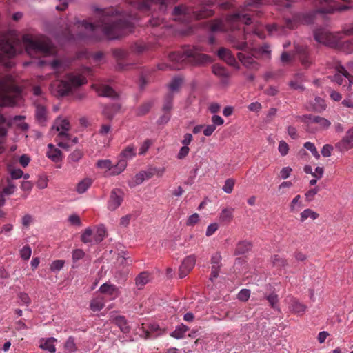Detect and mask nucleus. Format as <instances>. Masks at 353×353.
Returning <instances> with one entry per match:
<instances>
[{
  "instance_id": "nucleus-46",
  "label": "nucleus",
  "mask_w": 353,
  "mask_h": 353,
  "mask_svg": "<svg viewBox=\"0 0 353 353\" xmlns=\"http://www.w3.org/2000/svg\"><path fill=\"white\" fill-rule=\"evenodd\" d=\"M24 117L21 116L15 117L13 119L14 123H15L19 128L23 130H26L28 128V125L23 121Z\"/></svg>"
},
{
  "instance_id": "nucleus-21",
  "label": "nucleus",
  "mask_w": 353,
  "mask_h": 353,
  "mask_svg": "<svg viewBox=\"0 0 353 353\" xmlns=\"http://www.w3.org/2000/svg\"><path fill=\"white\" fill-rule=\"evenodd\" d=\"M301 197L299 194L296 195L290 202L289 205L290 211L291 212H297L302 208Z\"/></svg>"
},
{
  "instance_id": "nucleus-59",
  "label": "nucleus",
  "mask_w": 353,
  "mask_h": 353,
  "mask_svg": "<svg viewBox=\"0 0 353 353\" xmlns=\"http://www.w3.org/2000/svg\"><path fill=\"white\" fill-rule=\"evenodd\" d=\"M68 221L70 223V224L73 225H81V221L80 219V217L76 214L70 215L68 216Z\"/></svg>"
},
{
  "instance_id": "nucleus-63",
  "label": "nucleus",
  "mask_w": 353,
  "mask_h": 353,
  "mask_svg": "<svg viewBox=\"0 0 353 353\" xmlns=\"http://www.w3.org/2000/svg\"><path fill=\"white\" fill-rule=\"evenodd\" d=\"M20 188L21 190L30 192L33 188V183L29 181H23L21 183Z\"/></svg>"
},
{
  "instance_id": "nucleus-49",
  "label": "nucleus",
  "mask_w": 353,
  "mask_h": 353,
  "mask_svg": "<svg viewBox=\"0 0 353 353\" xmlns=\"http://www.w3.org/2000/svg\"><path fill=\"white\" fill-rule=\"evenodd\" d=\"M65 349L68 353H73L76 351V345L74 339L70 337L65 342Z\"/></svg>"
},
{
  "instance_id": "nucleus-11",
  "label": "nucleus",
  "mask_w": 353,
  "mask_h": 353,
  "mask_svg": "<svg viewBox=\"0 0 353 353\" xmlns=\"http://www.w3.org/2000/svg\"><path fill=\"white\" fill-rule=\"evenodd\" d=\"M288 304L290 311L295 314L303 315L307 309V306L305 304L296 299H290Z\"/></svg>"
},
{
  "instance_id": "nucleus-52",
  "label": "nucleus",
  "mask_w": 353,
  "mask_h": 353,
  "mask_svg": "<svg viewBox=\"0 0 353 353\" xmlns=\"http://www.w3.org/2000/svg\"><path fill=\"white\" fill-rule=\"evenodd\" d=\"M18 299L21 305H28L31 301L28 294L25 292H20L18 294Z\"/></svg>"
},
{
  "instance_id": "nucleus-13",
  "label": "nucleus",
  "mask_w": 353,
  "mask_h": 353,
  "mask_svg": "<svg viewBox=\"0 0 353 353\" xmlns=\"http://www.w3.org/2000/svg\"><path fill=\"white\" fill-rule=\"evenodd\" d=\"M57 339L54 337L47 339H41L39 341V347L43 350L48 351L50 353H55L56 347L54 343Z\"/></svg>"
},
{
  "instance_id": "nucleus-50",
  "label": "nucleus",
  "mask_w": 353,
  "mask_h": 353,
  "mask_svg": "<svg viewBox=\"0 0 353 353\" xmlns=\"http://www.w3.org/2000/svg\"><path fill=\"white\" fill-rule=\"evenodd\" d=\"M219 225L217 223H212L208 225L205 235L209 237L212 236L219 229Z\"/></svg>"
},
{
  "instance_id": "nucleus-43",
  "label": "nucleus",
  "mask_w": 353,
  "mask_h": 353,
  "mask_svg": "<svg viewBox=\"0 0 353 353\" xmlns=\"http://www.w3.org/2000/svg\"><path fill=\"white\" fill-rule=\"evenodd\" d=\"M233 215V210L232 208L223 209L220 214V219L223 221H230Z\"/></svg>"
},
{
  "instance_id": "nucleus-56",
  "label": "nucleus",
  "mask_w": 353,
  "mask_h": 353,
  "mask_svg": "<svg viewBox=\"0 0 353 353\" xmlns=\"http://www.w3.org/2000/svg\"><path fill=\"white\" fill-rule=\"evenodd\" d=\"M33 221L34 217L30 214H25L21 218L22 225L26 228H28L33 223Z\"/></svg>"
},
{
  "instance_id": "nucleus-45",
  "label": "nucleus",
  "mask_w": 353,
  "mask_h": 353,
  "mask_svg": "<svg viewBox=\"0 0 353 353\" xmlns=\"http://www.w3.org/2000/svg\"><path fill=\"white\" fill-rule=\"evenodd\" d=\"M304 148L307 149V150H310L312 155L317 159H319L320 154H319V152L317 149L316 148L314 144L311 142H305L304 143Z\"/></svg>"
},
{
  "instance_id": "nucleus-41",
  "label": "nucleus",
  "mask_w": 353,
  "mask_h": 353,
  "mask_svg": "<svg viewBox=\"0 0 353 353\" xmlns=\"http://www.w3.org/2000/svg\"><path fill=\"white\" fill-rule=\"evenodd\" d=\"M19 254L22 259L23 260H28L32 254V249L29 245H25L23 246L20 250H19Z\"/></svg>"
},
{
  "instance_id": "nucleus-42",
  "label": "nucleus",
  "mask_w": 353,
  "mask_h": 353,
  "mask_svg": "<svg viewBox=\"0 0 353 353\" xmlns=\"http://www.w3.org/2000/svg\"><path fill=\"white\" fill-rule=\"evenodd\" d=\"M8 172L12 179H18L23 176V171L21 169H17L12 166L8 167Z\"/></svg>"
},
{
  "instance_id": "nucleus-16",
  "label": "nucleus",
  "mask_w": 353,
  "mask_h": 353,
  "mask_svg": "<svg viewBox=\"0 0 353 353\" xmlns=\"http://www.w3.org/2000/svg\"><path fill=\"white\" fill-rule=\"evenodd\" d=\"M218 56L230 65H234L236 63L235 58L229 50L225 48L220 49L218 51Z\"/></svg>"
},
{
  "instance_id": "nucleus-2",
  "label": "nucleus",
  "mask_w": 353,
  "mask_h": 353,
  "mask_svg": "<svg viewBox=\"0 0 353 353\" xmlns=\"http://www.w3.org/2000/svg\"><path fill=\"white\" fill-rule=\"evenodd\" d=\"M70 128V123L65 118L59 117L55 120L52 127V132L57 133L56 141L59 147L63 149H68L70 147V135L68 134Z\"/></svg>"
},
{
  "instance_id": "nucleus-23",
  "label": "nucleus",
  "mask_w": 353,
  "mask_h": 353,
  "mask_svg": "<svg viewBox=\"0 0 353 353\" xmlns=\"http://www.w3.org/2000/svg\"><path fill=\"white\" fill-rule=\"evenodd\" d=\"M1 50L8 57H12L16 53L14 46L9 41L1 45Z\"/></svg>"
},
{
  "instance_id": "nucleus-18",
  "label": "nucleus",
  "mask_w": 353,
  "mask_h": 353,
  "mask_svg": "<svg viewBox=\"0 0 353 353\" xmlns=\"http://www.w3.org/2000/svg\"><path fill=\"white\" fill-rule=\"evenodd\" d=\"M93 180L91 178H84L79 181L76 186V191L79 194L85 193L92 185Z\"/></svg>"
},
{
  "instance_id": "nucleus-62",
  "label": "nucleus",
  "mask_w": 353,
  "mask_h": 353,
  "mask_svg": "<svg viewBox=\"0 0 353 353\" xmlns=\"http://www.w3.org/2000/svg\"><path fill=\"white\" fill-rule=\"evenodd\" d=\"M267 299L273 308H276L277 307L279 299L278 296L276 294L272 293L268 295L267 296Z\"/></svg>"
},
{
  "instance_id": "nucleus-36",
  "label": "nucleus",
  "mask_w": 353,
  "mask_h": 353,
  "mask_svg": "<svg viewBox=\"0 0 353 353\" xmlns=\"http://www.w3.org/2000/svg\"><path fill=\"white\" fill-rule=\"evenodd\" d=\"M239 59L243 63L244 65L248 68H254L255 62L252 58L245 57V55L243 53L238 54Z\"/></svg>"
},
{
  "instance_id": "nucleus-60",
  "label": "nucleus",
  "mask_w": 353,
  "mask_h": 353,
  "mask_svg": "<svg viewBox=\"0 0 353 353\" xmlns=\"http://www.w3.org/2000/svg\"><path fill=\"white\" fill-rule=\"evenodd\" d=\"M333 150V146L330 144H325L323 146L321 150V154L325 157H329L332 154Z\"/></svg>"
},
{
  "instance_id": "nucleus-61",
  "label": "nucleus",
  "mask_w": 353,
  "mask_h": 353,
  "mask_svg": "<svg viewBox=\"0 0 353 353\" xmlns=\"http://www.w3.org/2000/svg\"><path fill=\"white\" fill-rule=\"evenodd\" d=\"M85 256V252L81 249H75L72 252V259L76 261L83 259Z\"/></svg>"
},
{
  "instance_id": "nucleus-10",
  "label": "nucleus",
  "mask_w": 353,
  "mask_h": 353,
  "mask_svg": "<svg viewBox=\"0 0 353 353\" xmlns=\"http://www.w3.org/2000/svg\"><path fill=\"white\" fill-rule=\"evenodd\" d=\"M99 291L108 296L110 297L111 300H114L117 298L120 292L119 288L110 283H103L99 289Z\"/></svg>"
},
{
  "instance_id": "nucleus-32",
  "label": "nucleus",
  "mask_w": 353,
  "mask_h": 353,
  "mask_svg": "<svg viewBox=\"0 0 353 353\" xmlns=\"http://www.w3.org/2000/svg\"><path fill=\"white\" fill-rule=\"evenodd\" d=\"M48 176L44 174L39 175L36 182L37 187L40 190L46 189L48 185Z\"/></svg>"
},
{
  "instance_id": "nucleus-1",
  "label": "nucleus",
  "mask_w": 353,
  "mask_h": 353,
  "mask_svg": "<svg viewBox=\"0 0 353 353\" xmlns=\"http://www.w3.org/2000/svg\"><path fill=\"white\" fill-rule=\"evenodd\" d=\"M90 72L89 69H85L83 73L67 74L64 79L57 81L52 84V89L59 95H64L86 83L85 74Z\"/></svg>"
},
{
  "instance_id": "nucleus-47",
  "label": "nucleus",
  "mask_w": 353,
  "mask_h": 353,
  "mask_svg": "<svg viewBox=\"0 0 353 353\" xmlns=\"http://www.w3.org/2000/svg\"><path fill=\"white\" fill-rule=\"evenodd\" d=\"M24 117L21 116L15 117L13 119L14 123H15L19 128L23 130H26L28 128V125L23 121Z\"/></svg>"
},
{
  "instance_id": "nucleus-5",
  "label": "nucleus",
  "mask_w": 353,
  "mask_h": 353,
  "mask_svg": "<svg viewBox=\"0 0 353 353\" xmlns=\"http://www.w3.org/2000/svg\"><path fill=\"white\" fill-rule=\"evenodd\" d=\"M97 165L108 175H117L125 169L127 162L124 160H119L116 165H113L110 160L104 159L98 161Z\"/></svg>"
},
{
  "instance_id": "nucleus-40",
  "label": "nucleus",
  "mask_w": 353,
  "mask_h": 353,
  "mask_svg": "<svg viewBox=\"0 0 353 353\" xmlns=\"http://www.w3.org/2000/svg\"><path fill=\"white\" fill-rule=\"evenodd\" d=\"M65 264V261L63 260H55L53 261L50 265V269L52 272H58L61 270Z\"/></svg>"
},
{
  "instance_id": "nucleus-26",
  "label": "nucleus",
  "mask_w": 353,
  "mask_h": 353,
  "mask_svg": "<svg viewBox=\"0 0 353 353\" xmlns=\"http://www.w3.org/2000/svg\"><path fill=\"white\" fill-rule=\"evenodd\" d=\"M135 148L132 145L128 146L121 152L122 159L121 160H124L126 162L127 160L133 158L135 156Z\"/></svg>"
},
{
  "instance_id": "nucleus-15",
  "label": "nucleus",
  "mask_w": 353,
  "mask_h": 353,
  "mask_svg": "<svg viewBox=\"0 0 353 353\" xmlns=\"http://www.w3.org/2000/svg\"><path fill=\"white\" fill-rule=\"evenodd\" d=\"M94 88L96 89L97 92L100 96L112 98L117 96V94L114 92V90L108 85H95Z\"/></svg>"
},
{
  "instance_id": "nucleus-33",
  "label": "nucleus",
  "mask_w": 353,
  "mask_h": 353,
  "mask_svg": "<svg viewBox=\"0 0 353 353\" xmlns=\"http://www.w3.org/2000/svg\"><path fill=\"white\" fill-rule=\"evenodd\" d=\"M201 216L198 213H194L189 216L186 220V225L189 227H194L199 223Z\"/></svg>"
},
{
  "instance_id": "nucleus-29",
  "label": "nucleus",
  "mask_w": 353,
  "mask_h": 353,
  "mask_svg": "<svg viewBox=\"0 0 353 353\" xmlns=\"http://www.w3.org/2000/svg\"><path fill=\"white\" fill-rule=\"evenodd\" d=\"M94 232L97 243L101 242L106 236V230L103 225L97 226L94 229Z\"/></svg>"
},
{
  "instance_id": "nucleus-3",
  "label": "nucleus",
  "mask_w": 353,
  "mask_h": 353,
  "mask_svg": "<svg viewBox=\"0 0 353 353\" xmlns=\"http://www.w3.org/2000/svg\"><path fill=\"white\" fill-rule=\"evenodd\" d=\"M27 52L32 56L33 54H47L50 52V44L45 38L34 39L32 36L26 35L23 38Z\"/></svg>"
},
{
  "instance_id": "nucleus-48",
  "label": "nucleus",
  "mask_w": 353,
  "mask_h": 353,
  "mask_svg": "<svg viewBox=\"0 0 353 353\" xmlns=\"http://www.w3.org/2000/svg\"><path fill=\"white\" fill-rule=\"evenodd\" d=\"M251 292L250 290L248 289H242L240 290L237 295V298L241 301H247L250 296Z\"/></svg>"
},
{
  "instance_id": "nucleus-51",
  "label": "nucleus",
  "mask_w": 353,
  "mask_h": 353,
  "mask_svg": "<svg viewBox=\"0 0 353 353\" xmlns=\"http://www.w3.org/2000/svg\"><path fill=\"white\" fill-rule=\"evenodd\" d=\"M234 185V180L231 179H228L225 181V183L223 186V190L228 194H230L232 192Z\"/></svg>"
},
{
  "instance_id": "nucleus-55",
  "label": "nucleus",
  "mask_w": 353,
  "mask_h": 353,
  "mask_svg": "<svg viewBox=\"0 0 353 353\" xmlns=\"http://www.w3.org/2000/svg\"><path fill=\"white\" fill-rule=\"evenodd\" d=\"M292 172V168L290 166L283 167L279 172V176L282 179H286L289 178Z\"/></svg>"
},
{
  "instance_id": "nucleus-58",
  "label": "nucleus",
  "mask_w": 353,
  "mask_h": 353,
  "mask_svg": "<svg viewBox=\"0 0 353 353\" xmlns=\"http://www.w3.org/2000/svg\"><path fill=\"white\" fill-rule=\"evenodd\" d=\"M111 132V126L108 124H103L101 126L99 134L102 137H108Z\"/></svg>"
},
{
  "instance_id": "nucleus-57",
  "label": "nucleus",
  "mask_w": 353,
  "mask_h": 353,
  "mask_svg": "<svg viewBox=\"0 0 353 353\" xmlns=\"http://www.w3.org/2000/svg\"><path fill=\"white\" fill-rule=\"evenodd\" d=\"M325 103L323 99L320 97H316L315 99V103L314 104V108L318 111H321L325 109Z\"/></svg>"
},
{
  "instance_id": "nucleus-20",
  "label": "nucleus",
  "mask_w": 353,
  "mask_h": 353,
  "mask_svg": "<svg viewBox=\"0 0 353 353\" xmlns=\"http://www.w3.org/2000/svg\"><path fill=\"white\" fill-rule=\"evenodd\" d=\"M252 248V243L248 241H243L237 243L235 248L236 254H242L249 251Z\"/></svg>"
},
{
  "instance_id": "nucleus-38",
  "label": "nucleus",
  "mask_w": 353,
  "mask_h": 353,
  "mask_svg": "<svg viewBox=\"0 0 353 353\" xmlns=\"http://www.w3.org/2000/svg\"><path fill=\"white\" fill-rule=\"evenodd\" d=\"M117 325L120 327L123 332H128L129 331V326L126 322V320L123 316H118L115 319Z\"/></svg>"
},
{
  "instance_id": "nucleus-64",
  "label": "nucleus",
  "mask_w": 353,
  "mask_h": 353,
  "mask_svg": "<svg viewBox=\"0 0 353 353\" xmlns=\"http://www.w3.org/2000/svg\"><path fill=\"white\" fill-rule=\"evenodd\" d=\"M83 156L81 150H77L72 152L70 155V159L72 161H79Z\"/></svg>"
},
{
  "instance_id": "nucleus-8",
  "label": "nucleus",
  "mask_w": 353,
  "mask_h": 353,
  "mask_svg": "<svg viewBox=\"0 0 353 353\" xmlns=\"http://www.w3.org/2000/svg\"><path fill=\"white\" fill-rule=\"evenodd\" d=\"M123 199V192L119 189L113 190L108 203V208L111 211L116 210L121 205Z\"/></svg>"
},
{
  "instance_id": "nucleus-9",
  "label": "nucleus",
  "mask_w": 353,
  "mask_h": 353,
  "mask_svg": "<svg viewBox=\"0 0 353 353\" xmlns=\"http://www.w3.org/2000/svg\"><path fill=\"white\" fill-rule=\"evenodd\" d=\"M196 257L194 254L187 256L179 268V276L185 277L194 267Z\"/></svg>"
},
{
  "instance_id": "nucleus-12",
  "label": "nucleus",
  "mask_w": 353,
  "mask_h": 353,
  "mask_svg": "<svg viewBox=\"0 0 353 353\" xmlns=\"http://www.w3.org/2000/svg\"><path fill=\"white\" fill-rule=\"evenodd\" d=\"M46 156L54 163L60 162L63 159L61 151L52 143L48 145Z\"/></svg>"
},
{
  "instance_id": "nucleus-31",
  "label": "nucleus",
  "mask_w": 353,
  "mask_h": 353,
  "mask_svg": "<svg viewBox=\"0 0 353 353\" xmlns=\"http://www.w3.org/2000/svg\"><path fill=\"white\" fill-rule=\"evenodd\" d=\"M271 261L273 265L277 268H284L288 265L287 261L279 255L273 256Z\"/></svg>"
},
{
  "instance_id": "nucleus-19",
  "label": "nucleus",
  "mask_w": 353,
  "mask_h": 353,
  "mask_svg": "<svg viewBox=\"0 0 353 353\" xmlns=\"http://www.w3.org/2000/svg\"><path fill=\"white\" fill-rule=\"evenodd\" d=\"M105 305L104 299L103 297H95L92 299L90 303V307L93 312L100 311Z\"/></svg>"
},
{
  "instance_id": "nucleus-25",
  "label": "nucleus",
  "mask_w": 353,
  "mask_h": 353,
  "mask_svg": "<svg viewBox=\"0 0 353 353\" xmlns=\"http://www.w3.org/2000/svg\"><path fill=\"white\" fill-rule=\"evenodd\" d=\"M312 122L317 125V128L320 130L327 129L330 125V122L327 119L321 117H314Z\"/></svg>"
},
{
  "instance_id": "nucleus-4",
  "label": "nucleus",
  "mask_w": 353,
  "mask_h": 353,
  "mask_svg": "<svg viewBox=\"0 0 353 353\" xmlns=\"http://www.w3.org/2000/svg\"><path fill=\"white\" fill-rule=\"evenodd\" d=\"M0 89L2 90L1 98L3 105H14L17 103L20 98V90L12 82L10 78L3 79L0 82Z\"/></svg>"
},
{
  "instance_id": "nucleus-30",
  "label": "nucleus",
  "mask_w": 353,
  "mask_h": 353,
  "mask_svg": "<svg viewBox=\"0 0 353 353\" xmlns=\"http://www.w3.org/2000/svg\"><path fill=\"white\" fill-rule=\"evenodd\" d=\"M150 281V276L146 272L141 273L136 279V285L139 288H141Z\"/></svg>"
},
{
  "instance_id": "nucleus-53",
  "label": "nucleus",
  "mask_w": 353,
  "mask_h": 353,
  "mask_svg": "<svg viewBox=\"0 0 353 353\" xmlns=\"http://www.w3.org/2000/svg\"><path fill=\"white\" fill-rule=\"evenodd\" d=\"M290 86L294 90H302L303 88L301 83V77L298 76L296 79L290 82Z\"/></svg>"
},
{
  "instance_id": "nucleus-39",
  "label": "nucleus",
  "mask_w": 353,
  "mask_h": 353,
  "mask_svg": "<svg viewBox=\"0 0 353 353\" xmlns=\"http://www.w3.org/2000/svg\"><path fill=\"white\" fill-rule=\"evenodd\" d=\"M14 230V225L10 223L3 225L0 228V234L5 236H10Z\"/></svg>"
},
{
  "instance_id": "nucleus-37",
  "label": "nucleus",
  "mask_w": 353,
  "mask_h": 353,
  "mask_svg": "<svg viewBox=\"0 0 353 353\" xmlns=\"http://www.w3.org/2000/svg\"><path fill=\"white\" fill-rule=\"evenodd\" d=\"M290 150L289 145L283 140L279 142L278 151L281 157L286 156Z\"/></svg>"
},
{
  "instance_id": "nucleus-22",
  "label": "nucleus",
  "mask_w": 353,
  "mask_h": 353,
  "mask_svg": "<svg viewBox=\"0 0 353 353\" xmlns=\"http://www.w3.org/2000/svg\"><path fill=\"white\" fill-rule=\"evenodd\" d=\"M194 55V54L192 50H186L183 52V53L178 52L173 54L171 57V59L178 62H183L185 60L186 58L191 57Z\"/></svg>"
},
{
  "instance_id": "nucleus-7",
  "label": "nucleus",
  "mask_w": 353,
  "mask_h": 353,
  "mask_svg": "<svg viewBox=\"0 0 353 353\" xmlns=\"http://www.w3.org/2000/svg\"><path fill=\"white\" fill-rule=\"evenodd\" d=\"M335 148L342 153L353 148V127L349 129L341 140L335 144Z\"/></svg>"
},
{
  "instance_id": "nucleus-14",
  "label": "nucleus",
  "mask_w": 353,
  "mask_h": 353,
  "mask_svg": "<svg viewBox=\"0 0 353 353\" xmlns=\"http://www.w3.org/2000/svg\"><path fill=\"white\" fill-rule=\"evenodd\" d=\"M319 217V214L317 212H316L310 208H307V209H305L304 210H303L300 213L299 220L301 222L304 223L309 220H310V221L316 220Z\"/></svg>"
},
{
  "instance_id": "nucleus-24",
  "label": "nucleus",
  "mask_w": 353,
  "mask_h": 353,
  "mask_svg": "<svg viewBox=\"0 0 353 353\" xmlns=\"http://www.w3.org/2000/svg\"><path fill=\"white\" fill-rule=\"evenodd\" d=\"M36 119L41 123L43 124L47 119V113L46 108L41 105H37L36 108Z\"/></svg>"
},
{
  "instance_id": "nucleus-28",
  "label": "nucleus",
  "mask_w": 353,
  "mask_h": 353,
  "mask_svg": "<svg viewBox=\"0 0 353 353\" xmlns=\"http://www.w3.org/2000/svg\"><path fill=\"white\" fill-rule=\"evenodd\" d=\"M120 109V105L118 103L112 104L110 107H105L103 110V114L108 118L113 117L114 113L119 111Z\"/></svg>"
},
{
  "instance_id": "nucleus-54",
  "label": "nucleus",
  "mask_w": 353,
  "mask_h": 353,
  "mask_svg": "<svg viewBox=\"0 0 353 353\" xmlns=\"http://www.w3.org/2000/svg\"><path fill=\"white\" fill-rule=\"evenodd\" d=\"M152 143V142L151 140H150V139L145 140L140 146L139 154H141V155L145 154L147 152V151L148 150V149L150 148V147L151 146Z\"/></svg>"
},
{
  "instance_id": "nucleus-17",
  "label": "nucleus",
  "mask_w": 353,
  "mask_h": 353,
  "mask_svg": "<svg viewBox=\"0 0 353 353\" xmlns=\"http://www.w3.org/2000/svg\"><path fill=\"white\" fill-rule=\"evenodd\" d=\"M81 239L84 243H97V240L95 239L94 230L90 228H88L83 231Z\"/></svg>"
},
{
  "instance_id": "nucleus-34",
  "label": "nucleus",
  "mask_w": 353,
  "mask_h": 353,
  "mask_svg": "<svg viewBox=\"0 0 353 353\" xmlns=\"http://www.w3.org/2000/svg\"><path fill=\"white\" fill-rule=\"evenodd\" d=\"M17 190V187L15 184L9 179H7V184L3 188V192L6 195H11L14 193V192Z\"/></svg>"
},
{
  "instance_id": "nucleus-27",
  "label": "nucleus",
  "mask_w": 353,
  "mask_h": 353,
  "mask_svg": "<svg viewBox=\"0 0 353 353\" xmlns=\"http://www.w3.org/2000/svg\"><path fill=\"white\" fill-rule=\"evenodd\" d=\"M188 331V327L183 324H181L176 327V329L172 332L171 336L177 339L183 338L185 333Z\"/></svg>"
},
{
  "instance_id": "nucleus-35",
  "label": "nucleus",
  "mask_w": 353,
  "mask_h": 353,
  "mask_svg": "<svg viewBox=\"0 0 353 353\" xmlns=\"http://www.w3.org/2000/svg\"><path fill=\"white\" fill-rule=\"evenodd\" d=\"M145 178L141 172L137 173L129 182L130 187H135L141 184L144 181Z\"/></svg>"
},
{
  "instance_id": "nucleus-6",
  "label": "nucleus",
  "mask_w": 353,
  "mask_h": 353,
  "mask_svg": "<svg viewBox=\"0 0 353 353\" xmlns=\"http://www.w3.org/2000/svg\"><path fill=\"white\" fill-rule=\"evenodd\" d=\"M314 37L316 41L327 46H332L338 43L337 35L325 29L317 30Z\"/></svg>"
},
{
  "instance_id": "nucleus-44",
  "label": "nucleus",
  "mask_w": 353,
  "mask_h": 353,
  "mask_svg": "<svg viewBox=\"0 0 353 353\" xmlns=\"http://www.w3.org/2000/svg\"><path fill=\"white\" fill-rule=\"evenodd\" d=\"M190 149L187 145H183L176 155V158L179 160L184 159L189 154Z\"/></svg>"
}]
</instances>
